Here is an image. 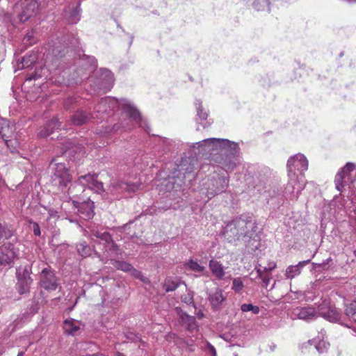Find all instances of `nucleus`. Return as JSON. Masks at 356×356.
Masks as SVG:
<instances>
[{
    "label": "nucleus",
    "mask_w": 356,
    "mask_h": 356,
    "mask_svg": "<svg viewBox=\"0 0 356 356\" xmlns=\"http://www.w3.org/2000/svg\"><path fill=\"white\" fill-rule=\"evenodd\" d=\"M251 227V231L246 233V248L249 255H252V262L254 266V270L250 274L251 280L259 278L262 282V286L267 289L270 280L272 279L270 272L277 266L273 261L266 262L262 257L264 255L263 250L264 246L261 242V228L255 222H247Z\"/></svg>",
    "instance_id": "nucleus-1"
},
{
    "label": "nucleus",
    "mask_w": 356,
    "mask_h": 356,
    "mask_svg": "<svg viewBox=\"0 0 356 356\" xmlns=\"http://www.w3.org/2000/svg\"><path fill=\"white\" fill-rule=\"evenodd\" d=\"M289 181L284 196L290 200H297L305 186L304 172L308 169V160L300 153L291 156L287 161Z\"/></svg>",
    "instance_id": "nucleus-2"
},
{
    "label": "nucleus",
    "mask_w": 356,
    "mask_h": 356,
    "mask_svg": "<svg viewBox=\"0 0 356 356\" xmlns=\"http://www.w3.org/2000/svg\"><path fill=\"white\" fill-rule=\"evenodd\" d=\"M254 166L249 165L248 175H246V184L250 192L253 194L261 193L266 188V184L270 178V170L263 169L255 172Z\"/></svg>",
    "instance_id": "nucleus-3"
},
{
    "label": "nucleus",
    "mask_w": 356,
    "mask_h": 356,
    "mask_svg": "<svg viewBox=\"0 0 356 356\" xmlns=\"http://www.w3.org/2000/svg\"><path fill=\"white\" fill-rule=\"evenodd\" d=\"M97 175L88 174L79 177L74 185L69 188L68 194L72 197H76L84 191V186L99 192L103 191V183L98 181Z\"/></svg>",
    "instance_id": "nucleus-4"
},
{
    "label": "nucleus",
    "mask_w": 356,
    "mask_h": 356,
    "mask_svg": "<svg viewBox=\"0 0 356 356\" xmlns=\"http://www.w3.org/2000/svg\"><path fill=\"white\" fill-rule=\"evenodd\" d=\"M356 166L353 163L348 162L337 172L335 177L336 188L341 191L346 184H352L353 179L351 177V172L355 169Z\"/></svg>",
    "instance_id": "nucleus-5"
},
{
    "label": "nucleus",
    "mask_w": 356,
    "mask_h": 356,
    "mask_svg": "<svg viewBox=\"0 0 356 356\" xmlns=\"http://www.w3.org/2000/svg\"><path fill=\"white\" fill-rule=\"evenodd\" d=\"M40 286L47 291H55L58 286V279L51 268H44L40 275Z\"/></svg>",
    "instance_id": "nucleus-6"
},
{
    "label": "nucleus",
    "mask_w": 356,
    "mask_h": 356,
    "mask_svg": "<svg viewBox=\"0 0 356 356\" xmlns=\"http://www.w3.org/2000/svg\"><path fill=\"white\" fill-rule=\"evenodd\" d=\"M318 314L330 322H337L340 319V313L338 310L325 301L318 305Z\"/></svg>",
    "instance_id": "nucleus-7"
},
{
    "label": "nucleus",
    "mask_w": 356,
    "mask_h": 356,
    "mask_svg": "<svg viewBox=\"0 0 356 356\" xmlns=\"http://www.w3.org/2000/svg\"><path fill=\"white\" fill-rule=\"evenodd\" d=\"M20 8L18 17L21 22H25L35 14L38 6L35 1L25 0L20 3Z\"/></svg>",
    "instance_id": "nucleus-8"
},
{
    "label": "nucleus",
    "mask_w": 356,
    "mask_h": 356,
    "mask_svg": "<svg viewBox=\"0 0 356 356\" xmlns=\"http://www.w3.org/2000/svg\"><path fill=\"white\" fill-rule=\"evenodd\" d=\"M54 175L58 179L60 185L66 186L72 179V175L64 163H60L55 165Z\"/></svg>",
    "instance_id": "nucleus-9"
},
{
    "label": "nucleus",
    "mask_w": 356,
    "mask_h": 356,
    "mask_svg": "<svg viewBox=\"0 0 356 356\" xmlns=\"http://www.w3.org/2000/svg\"><path fill=\"white\" fill-rule=\"evenodd\" d=\"M15 256L13 244L9 243L0 247V265L10 264Z\"/></svg>",
    "instance_id": "nucleus-10"
},
{
    "label": "nucleus",
    "mask_w": 356,
    "mask_h": 356,
    "mask_svg": "<svg viewBox=\"0 0 356 356\" xmlns=\"http://www.w3.org/2000/svg\"><path fill=\"white\" fill-rule=\"evenodd\" d=\"M318 310L316 311L313 307H297L293 311V315L299 319L310 321L317 316Z\"/></svg>",
    "instance_id": "nucleus-11"
},
{
    "label": "nucleus",
    "mask_w": 356,
    "mask_h": 356,
    "mask_svg": "<svg viewBox=\"0 0 356 356\" xmlns=\"http://www.w3.org/2000/svg\"><path fill=\"white\" fill-rule=\"evenodd\" d=\"M73 203L74 206L79 208V212L83 215V218H92L94 216V202L88 200L87 202H84L79 205V202L75 200H73Z\"/></svg>",
    "instance_id": "nucleus-12"
},
{
    "label": "nucleus",
    "mask_w": 356,
    "mask_h": 356,
    "mask_svg": "<svg viewBox=\"0 0 356 356\" xmlns=\"http://www.w3.org/2000/svg\"><path fill=\"white\" fill-rule=\"evenodd\" d=\"M178 314L181 319V323L186 326L188 330L194 331L197 330L198 328L197 324L196 323V320L194 316H189L186 313L182 312V311L178 308H177Z\"/></svg>",
    "instance_id": "nucleus-13"
},
{
    "label": "nucleus",
    "mask_w": 356,
    "mask_h": 356,
    "mask_svg": "<svg viewBox=\"0 0 356 356\" xmlns=\"http://www.w3.org/2000/svg\"><path fill=\"white\" fill-rule=\"evenodd\" d=\"M320 334L321 337H318L312 340H309L308 343L310 345H314L316 350L321 353L326 351L328 349L330 343L324 340V330H321Z\"/></svg>",
    "instance_id": "nucleus-14"
},
{
    "label": "nucleus",
    "mask_w": 356,
    "mask_h": 356,
    "mask_svg": "<svg viewBox=\"0 0 356 356\" xmlns=\"http://www.w3.org/2000/svg\"><path fill=\"white\" fill-rule=\"evenodd\" d=\"M310 262V259L300 261L297 265L289 266L286 270L285 275L289 279H293L301 273V269Z\"/></svg>",
    "instance_id": "nucleus-15"
},
{
    "label": "nucleus",
    "mask_w": 356,
    "mask_h": 356,
    "mask_svg": "<svg viewBox=\"0 0 356 356\" xmlns=\"http://www.w3.org/2000/svg\"><path fill=\"white\" fill-rule=\"evenodd\" d=\"M124 112L134 120L138 126L142 127V117L139 111L130 104H126L123 107Z\"/></svg>",
    "instance_id": "nucleus-16"
},
{
    "label": "nucleus",
    "mask_w": 356,
    "mask_h": 356,
    "mask_svg": "<svg viewBox=\"0 0 356 356\" xmlns=\"http://www.w3.org/2000/svg\"><path fill=\"white\" fill-rule=\"evenodd\" d=\"M209 268L217 279L221 280L223 278L225 271L222 265L220 262L214 259L210 260Z\"/></svg>",
    "instance_id": "nucleus-17"
},
{
    "label": "nucleus",
    "mask_w": 356,
    "mask_h": 356,
    "mask_svg": "<svg viewBox=\"0 0 356 356\" xmlns=\"http://www.w3.org/2000/svg\"><path fill=\"white\" fill-rule=\"evenodd\" d=\"M92 235L104 241L108 245H111L110 250H117L118 245L113 241L111 234L107 232H99L98 231H94Z\"/></svg>",
    "instance_id": "nucleus-18"
},
{
    "label": "nucleus",
    "mask_w": 356,
    "mask_h": 356,
    "mask_svg": "<svg viewBox=\"0 0 356 356\" xmlns=\"http://www.w3.org/2000/svg\"><path fill=\"white\" fill-rule=\"evenodd\" d=\"M33 282V280L30 276L24 277L22 279H18L17 284V292L22 295L29 291L30 286Z\"/></svg>",
    "instance_id": "nucleus-19"
},
{
    "label": "nucleus",
    "mask_w": 356,
    "mask_h": 356,
    "mask_svg": "<svg viewBox=\"0 0 356 356\" xmlns=\"http://www.w3.org/2000/svg\"><path fill=\"white\" fill-rule=\"evenodd\" d=\"M63 330L67 334L74 335L80 330V327L74 319H67L63 322Z\"/></svg>",
    "instance_id": "nucleus-20"
},
{
    "label": "nucleus",
    "mask_w": 356,
    "mask_h": 356,
    "mask_svg": "<svg viewBox=\"0 0 356 356\" xmlns=\"http://www.w3.org/2000/svg\"><path fill=\"white\" fill-rule=\"evenodd\" d=\"M60 122H58V120L56 118H52L47 124V127H45V131L43 130H41L39 132V135L40 137H46L49 135H50L51 133L54 132V129H57L60 127Z\"/></svg>",
    "instance_id": "nucleus-21"
},
{
    "label": "nucleus",
    "mask_w": 356,
    "mask_h": 356,
    "mask_svg": "<svg viewBox=\"0 0 356 356\" xmlns=\"http://www.w3.org/2000/svg\"><path fill=\"white\" fill-rule=\"evenodd\" d=\"M90 118V114L84 113L81 111H77L72 117V122L74 125H81L86 123Z\"/></svg>",
    "instance_id": "nucleus-22"
},
{
    "label": "nucleus",
    "mask_w": 356,
    "mask_h": 356,
    "mask_svg": "<svg viewBox=\"0 0 356 356\" xmlns=\"http://www.w3.org/2000/svg\"><path fill=\"white\" fill-rule=\"evenodd\" d=\"M224 300L225 297L222 291L220 289H216L210 295V301L213 307H218L223 302Z\"/></svg>",
    "instance_id": "nucleus-23"
},
{
    "label": "nucleus",
    "mask_w": 356,
    "mask_h": 356,
    "mask_svg": "<svg viewBox=\"0 0 356 356\" xmlns=\"http://www.w3.org/2000/svg\"><path fill=\"white\" fill-rule=\"evenodd\" d=\"M252 7L257 11H264L269 10V0H250Z\"/></svg>",
    "instance_id": "nucleus-24"
},
{
    "label": "nucleus",
    "mask_w": 356,
    "mask_h": 356,
    "mask_svg": "<svg viewBox=\"0 0 356 356\" xmlns=\"http://www.w3.org/2000/svg\"><path fill=\"white\" fill-rule=\"evenodd\" d=\"M111 264L118 270L129 272L132 269V265L124 261L111 260Z\"/></svg>",
    "instance_id": "nucleus-25"
},
{
    "label": "nucleus",
    "mask_w": 356,
    "mask_h": 356,
    "mask_svg": "<svg viewBox=\"0 0 356 356\" xmlns=\"http://www.w3.org/2000/svg\"><path fill=\"white\" fill-rule=\"evenodd\" d=\"M79 254L83 257H87L90 255L91 250L89 245L86 242L80 243L76 245Z\"/></svg>",
    "instance_id": "nucleus-26"
},
{
    "label": "nucleus",
    "mask_w": 356,
    "mask_h": 356,
    "mask_svg": "<svg viewBox=\"0 0 356 356\" xmlns=\"http://www.w3.org/2000/svg\"><path fill=\"white\" fill-rule=\"evenodd\" d=\"M13 133V127H10L9 125L1 127L0 129V134L3 140L8 143V138L11 137V135Z\"/></svg>",
    "instance_id": "nucleus-27"
},
{
    "label": "nucleus",
    "mask_w": 356,
    "mask_h": 356,
    "mask_svg": "<svg viewBox=\"0 0 356 356\" xmlns=\"http://www.w3.org/2000/svg\"><path fill=\"white\" fill-rule=\"evenodd\" d=\"M345 313L348 317L353 318L354 321L356 322V300L347 305Z\"/></svg>",
    "instance_id": "nucleus-28"
},
{
    "label": "nucleus",
    "mask_w": 356,
    "mask_h": 356,
    "mask_svg": "<svg viewBox=\"0 0 356 356\" xmlns=\"http://www.w3.org/2000/svg\"><path fill=\"white\" fill-rule=\"evenodd\" d=\"M186 265L190 270L197 273L203 272L205 268L204 266L200 265L197 261H193V259L189 260Z\"/></svg>",
    "instance_id": "nucleus-29"
},
{
    "label": "nucleus",
    "mask_w": 356,
    "mask_h": 356,
    "mask_svg": "<svg viewBox=\"0 0 356 356\" xmlns=\"http://www.w3.org/2000/svg\"><path fill=\"white\" fill-rule=\"evenodd\" d=\"M179 286V283L172 279H167L164 283V288L166 292L174 291Z\"/></svg>",
    "instance_id": "nucleus-30"
},
{
    "label": "nucleus",
    "mask_w": 356,
    "mask_h": 356,
    "mask_svg": "<svg viewBox=\"0 0 356 356\" xmlns=\"http://www.w3.org/2000/svg\"><path fill=\"white\" fill-rule=\"evenodd\" d=\"M204 142L206 143H209V144H212V145H225V144H227L229 143V141L227 140H220V139H217V138H209V139H207V140H204Z\"/></svg>",
    "instance_id": "nucleus-31"
},
{
    "label": "nucleus",
    "mask_w": 356,
    "mask_h": 356,
    "mask_svg": "<svg viewBox=\"0 0 356 356\" xmlns=\"http://www.w3.org/2000/svg\"><path fill=\"white\" fill-rule=\"evenodd\" d=\"M35 60H36V57L35 55L25 56L23 58V60H22L23 66L28 67L29 65V62H30L31 64V63L35 62Z\"/></svg>",
    "instance_id": "nucleus-32"
},
{
    "label": "nucleus",
    "mask_w": 356,
    "mask_h": 356,
    "mask_svg": "<svg viewBox=\"0 0 356 356\" xmlns=\"http://www.w3.org/2000/svg\"><path fill=\"white\" fill-rule=\"evenodd\" d=\"M243 282L240 279H234L233 281V286L232 289L238 292L243 289Z\"/></svg>",
    "instance_id": "nucleus-33"
},
{
    "label": "nucleus",
    "mask_w": 356,
    "mask_h": 356,
    "mask_svg": "<svg viewBox=\"0 0 356 356\" xmlns=\"http://www.w3.org/2000/svg\"><path fill=\"white\" fill-rule=\"evenodd\" d=\"M181 299L183 302L188 305L194 304L193 296L190 293L182 296Z\"/></svg>",
    "instance_id": "nucleus-34"
},
{
    "label": "nucleus",
    "mask_w": 356,
    "mask_h": 356,
    "mask_svg": "<svg viewBox=\"0 0 356 356\" xmlns=\"http://www.w3.org/2000/svg\"><path fill=\"white\" fill-rule=\"evenodd\" d=\"M129 272L135 278L140 280H143V275L142 273L140 270L134 268L133 266H132V269L130 270Z\"/></svg>",
    "instance_id": "nucleus-35"
},
{
    "label": "nucleus",
    "mask_w": 356,
    "mask_h": 356,
    "mask_svg": "<svg viewBox=\"0 0 356 356\" xmlns=\"http://www.w3.org/2000/svg\"><path fill=\"white\" fill-rule=\"evenodd\" d=\"M197 109V115L199 116V118L202 120H206L208 117V113L206 111H204L201 104L199 105Z\"/></svg>",
    "instance_id": "nucleus-36"
},
{
    "label": "nucleus",
    "mask_w": 356,
    "mask_h": 356,
    "mask_svg": "<svg viewBox=\"0 0 356 356\" xmlns=\"http://www.w3.org/2000/svg\"><path fill=\"white\" fill-rule=\"evenodd\" d=\"M252 312L253 314H257L259 312V308L257 306H254L252 304H246V312Z\"/></svg>",
    "instance_id": "nucleus-37"
},
{
    "label": "nucleus",
    "mask_w": 356,
    "mask_h": 356,
    "mask_svg": "<svg viewBox=\"0 0 356 356\" xmlns=\"http://www.w3.org/2000/svg\"><path fill=\"white\" fill-rule=\"evenodd\" d=\"M206 348L212 356H217L216 348L209 341H206Z\"/></svg>",
    "instance_id": "nucleus-38"
},
{
    "label": "nucleus",
    "mask_w": 356,
    "mask_h": 356,
    "mask_svg": "<svg viewBox=\"0 0 356 356\" xmlns=\"http://www.w3.org/2000/svg\"><path fill=\"white\" fill-rule=\"evenodd\" d=\"M32 223H33V234L35 236H40L41 232H40V226H39L38 223V222H32Z\"/></svg>",
    "instance_id": "nucleus-39"
},
{
    "label": "nucleus",
    "mask_w": 356,
    "mask_h": 356,
    "mask_svg": "<svg viewBox=\"0 0 356 356\" xmlns=\"http://www.w3.org/2000/svg\"><path fill=\"white\" fill-rule=\"evenodd\" d=\"M3 232H4V227L0 223V238L3 236Z\"/></svg>",
    "instance_id": "nucleus-40"
},
{
    "label": "nucleus",
    "mask_w": 356,
    "mask_h": 356,
    "mask_svg": "<svg viewBox=\"0 0 356 356\" xmlns=\"http://www.w3.org/2000/svg\"><path fill=\"white\" fill-rule=\"evenodd\" d=\"M26 350H27V349L26 348V350H25L19 352V353L17 354V356H24V353H25V351H26Z\"/></svg>",
    "instance_id": "nucleus-41"
},
{
    "label": "nucleus",
    "mask_w": 356,
    "mask_h": 356,
    "mask_svg": "<svg viewBox=\"0 0 356 356\" xmlns=\"http://www.w3.org/2000/svg\"><path fill=\"white\" fill-rule=\"evenodd\" d=\"M241 309L243 312H245V304H243V305L241 306Z\"/></svg>",
    "instance_id": "nucleus-42"
},
{
    "label": "nucleus",
    "mask_w": 356,
    "mask_h": 356,
    "mask_svg": "<svg viewBox=\"0 0 356 356\" xmlns=\"http://www.w3.org/2000/svg\"><path fill=\"white\" fill-rule=\"evenodd\" d=\"M128 187H129V186H128V185H127V184H124V187H122V188L123 189H124V190H129Z\"/></svg>",
    "instance_id": "nucleus-43"
},
{
    "label": "nucleus",
    "mask_w": 356,
    "mask_h": 356,
    "mask_svg": "<svg viewBox=\"0 0 356 356\" xmlns=\"http://www.w3.org/2000/svg\"><path fill=\"white\" fill-rule=\"evenodd\" d=\"M26 38H27L28 40H30L31 36H30L29 34H26V35L24 37V40H26Z\"/></svg>",
    "instance_id": "nucleus-44"
},
{
    "label": "nucleus",
    "mask_w": 356,
    "mask_h": 356,
    "mask_svg": "<svg viewBox=\"0 0 356 356\" xmlns=\"http://www.w3.org/2000/svg\"><path fill=\"white\" fill-rule=\"evenodd\" d=\"M115 356H125V355H124L123 354H122V353H120L118 352V353H116Z\"/></svg>",
    "instance_id": "nucleus-45"
},
{
    "label": "nucleus",
    "mask_w": 356,
    "mask_h": 356,
    "mask_svg": "<svg viewBox=\"0 0 356 356\" xmlns=\"http://www.w3.org/2000/svg\"><path fill=\"white\" fill-rule=\"evenodd\" d=\"M273 286H275V284H273V286H271L270 289H273Z\"/></svg>",
    "instance_id": "nucleus-46"
},
{
    "label": "nucleus",
    "mask_w": 356,
    "mask_h": 356,
    "mask_svg": "<svg viewBox=\"0 0 356 356\" xmlns=\"http://www.w3.org/2000/svg\"><path fill=\"white\" fill-rule=\"evenodd\" d=\"M273 286H275V284H273V286H271L270 289H273Z\"/></svg>",
    "instance_id": "nucleus-47"
}]
</instances>
